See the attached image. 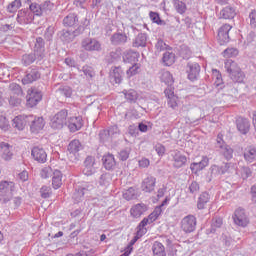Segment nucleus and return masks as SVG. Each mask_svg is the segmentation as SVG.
Returning <instances> with one entry per match:
<instances>
[{
    "mask_svg": "<svg viewBox=\"0 0 256 256\" xmlns=\"http://www.w3.org/2000/svg\"><path fill=\"white\" fill-rule=\"evenodd\" d=\"M186 73L189 81H197L201 73V66L197 62H188Z\"/></svg>",
    "mask_w": 256,
    "mask_h": 256,
    "instance_id": "obj_12",
    "label": "nucleus"
},
{
    "mask_svg": "<svg viewBox=\"0 0 256 256\" xmlns=\"http://www.w3.org/2000/svg\"><path fill=\"white\" fill-rule=\"evenodd\" d=\"M55 171H53V169L51 167H44L41 172L40 175L42 177V179H49V177H53V173Z\"/></svg>",
    "mask_w": 256,
    "mask_h": 256,
    "instance_id": "obj_61",
    "label": "nucleus"
},
{
    "mask_svg": "<svg viewBox=\"0 0 256 256\" xmlns=\"http://www.w3.org/2000/svg\"><path fill=\"white\" fill-rule=\"evenodd\" d=\"M149 18L152 21V23H156V25H164L165 21L161 19V16H159V13L150 11L149 12Z\"/></svg>",
    "mask_w": 256,
    "mask_h": 256,
    "instance_id": "obj_54",
    "label": "nucleus"
},
{
    "mask_svg": "<svg viewBox=\"0 0 256 256\" xmlns=\"http://www.w3.org/2000/svg\"><path fill=\"white\" fill-rule=\"evenodd\" d=\"M123 94L125 99L129 102V103H136L137 99H139V94L137 93V91L130 89V90H123Z\"/></svg>",
    "mask_w": 256,
    "mask_h": 256,
    "instance_id": "obj_44",
    "label": "nucleus"
},
{
    "mask_svg": "<svg viewBox=\"0 0 256 256\" xmlns=\"http://www.w3.org/2000/svg\"><path fill=\"white\" fill-rule=\"evenodd\" d=\"M68 127L72 133L79 131L83 127V118L81 117H72L68 120Z\"/></svg>",
    "mask_w": 256,
    "mask_h": 256,
    "instance_id": "obj_26",
    "label": "nucleus"
},
{
    "mask_svg": "<svg viewBox=\"0 0 256 256\" xmlns=\"http://www.w3.org/2000/svg\"><path fill=\"white\" fill-rule=\"evenodd\" d=\"M160 79L162 83H165V85H168L167 87H173L174 80L171 72L169 71L162 72Z\"/></svg>",
    "mask_w": 256,
    "mask_h": 256,
    "instance_id": "obj_45",
    "label": "nucleus"
},
{
    "mask_svg": "<svg viewBox=\"0 0 256 256\" xmlns=\"http://www.w3.org/2000/svg\"><path fill=\"white\" fill-rule=\"evenodd\" d=\"M250 27L256 29V10H252L249 13Z\"/></svg>",
    "mask_w": 256,
    "mask_h": 256,
    "instance_id": "obj_64",
    "label": "nucleus"
},
{
    "mask_svg": "<svg viewBox=\"0 0 256 256\" xmlns=\"http://www.w3.org/2000/svg\"><path fill=\"white\" fill-rule=\"evenodd\" d=\"M27 117L29 116H25V115L16 116L13 119V123H12V126L14 127V129H18V131H23V129H25V125L29 123V120H27Z\"/></svg>",
    "mask_w": 256,
    "mask_h": 256,
    "instance_id": "obj_23",
    "label": "nucleus"
},
{
    "mask_svg": "<svg viewBox=\"0 0 256 256\" xmlns=\"http://www.w3.org/2000/svg\"><path fill=\"white\" fill-rule=\"evenodd\" d=\"M172 5L179 15H185L187 12V4L181 0H173Z\"/></svg>",
    "mask_w": 256,
    "mask_h": 256,
    "instance_id": "obj_43",
    "label": "nucleus"
},
{
    "mask_svg": "<svg viewBox=\"0 0 256 256\" xmlns=\"http://www.w3.org/2000/svg\"><path fill=\"white\" fill-rule=\"evenodd\" d=\"M11 95L19 97L20 95H23V90L21 89V86L17 83H12L9 86Z\"/></svg>",
    "mask_w": 256,
    "mask_h": 256,
    "instance_id": "obj_56",
    "label": "nucleus"
},
{
    "mask_svg": "<svg viewBox=\"0 0 256 256\" xmlns=\"http://www.w3.org/2000/svg\"><path fill=\"white\" fill-rule=\"evenodd\" d=\"M64 27H77L79 25V17L75 13H70L63 19Z\"/></svg>",
    "mask_w": 256,
    "mask_h": 256,
    "instance_id": "obj_27",
    "label": "nucleus"
},
{
    "mask_svg": "<svg viewBox=\"0 0 256 256\" xmlns=\"http://www.w3.org/2000/svg\"><path fill=\"white\" fill-rule=\"evenodd\" d=\"M91 189H93V185L89 183H83L82 185L76 186L72 199L75 203H81L85 197V193H87V191H91Z\"/></svg>",
    "mask_w": 256,
    "mask_h": 256,
    "instance_id": "obj_6",
    "label": "nucleus"
},
{
    "mask_svg": "<svg viewBox=\"0 0 256 256\" xmlns=\"http://www.w3.org/2000/svg\"><path fill=\"white\" fill-rule=\"evenodd\" d=\"M152 251L154 256H167L165 246H163L161 242L155 241L152 246Z\"/></svg>",
    "mask_w": 256,
    "mask_h": 256,
    "instance_id": "obj_41",
    "label": "nucleus"
},
{
    "mask_svg": "<svg viewBox=\"0 0 256 256\" xmlns=\"http://www.w3.org/2000/svg\"><path fill=\"white\" fill-rule=\"evenodd\" d=\"M180 229L184 233H193L197 229V217L194 215L185 216L180 222Z\"/></svg>",
    "mask_w": 256,
    "mask_h": 256,
    "instance_id": "obj_4",
    "label": "nucleus"
},
{
    "mask_svg": "<svg viewBox=\"0 0 256 256\" xmlns=\"http://www.w3.org/2000/svg\"><path fill=\"white\" fill-rule=\"evenodd\" d=\"M99 139L101 143H109L111 141V136L107 129L100 130L99 132Z\"/></svg>",
    "mask_w": 256,
    "mask_h": 256,
    "instance_id": "obj_57",
    "label": "nucleus"
},
{
    "mask_svg": "<svg viewBox=\"0 0 256 256\" xmlns=\"http://www.w3.org/2000/svg\"><path fill=\"white\" fill-rule=\"evenodd\" d=\"M98 183L101 187H107L109 183H111V174L103 173L100 176Z\"/></svg>",
    "mask_w": 256,
    "mask_h": 256,
    "instance_id": "obj_52",
    "label": "nucleus"
},
{
    "mask_svg": "<svg viewBox=\"0 0 256 256\" xmlns=\"http://www.w3.org/2000/svg\"><path fill=\"white\" fill-rule=\"evenodd\" d=\"M139 52L133 51V50H129L127 51L124 56H123V61L124 63H137V61H139Z\"/></svg>",
    "mask_w": 256,
    "mask_h": 256,
    "instance_id": "obj_31",
    "label": "nucleus"
},
{
    "mask_svg": "<svg viewBox=\"0 0 256 256\" xmlns=\"http://www.w3.org/2000/svg\"><path fill=\"white\" fill-rule=\"evenodd\" d=\"M155 185H157V178L152 175H148L143 179L141 189L144 193H153L155 191Z\"/></svg>",
    "mask_w": 256,
    "mask_h": 256,
    "instance_id": "obj_14",
    "label": "nucleus"
},
{
    "mask_svg": "<svg viewBox=\"0 0 256 256\" xmlns=\"http://www.w3.org/2000/svg\"><path fill=\"white\" fill-rule=\"evenodd\" d=\"M67 115H69V112L66 109L60 110L51 118L50 127L52 129H63L67 125Z\"/></svg>",
    "mask_w": 256,
    "mask_h": 256,
    "instance_id": "obj_2",
    "label": "nucleus"
},
{
    "mask_svg": "<svg viewBox=\"0 0 256 256\" xmlns=\"http://www.w3.org/2000/svg\"><path fill=\"white\" fill-rule=\"evenodd\" d=\"M21 7V0H14L12 1L8 7H7V11L9 13H15V11H17L18 9H20Z\"/></svg>",
    "mask_w": 256,
    "mask_h": 256,
    "instance_id": "obj_59",
    "label": "nucleus"
},
{
    "mask_svg": "<svg viewBox=\"0 0 256 256\" xmlns=\"http://www.w3.org/2000/svg\"><path fill=\"white\" fill-rule=\"evenodd\" d=\"M232 219L238 227H247L249 225V216H247L243 208L236 209Z\"/></svg>",
    "mask_w": 256,
    "mask_h": 256,
    "instance_id": "obj_8",
    "label": "nucleus"
},
{
    "mask_svg": "<svg viewBox=\"0 0 256 256\" xmlns=\"http://www.w3.org/2000/svg\"><path fill=\"white\" fill-rule=\"evenodd\" d=\"M85 29L82 26H79L76 30L74 31H69V30H62L59 32V37L63 43H71L75 39V37H78V35H81Z\"/></svg>",
    "mask_w": 256,
    "mask_h": 256,
    "instance_id": "obj_9",
    "label": "nucleus"
},
{
    "mask_svg": "<svg viewBox=\"0 0 256 256\" xmlns=\"http://www.w3.org/2000/svg\"><path fill=\"white\" fill-rule=\"evenodd\" d=\"M180 55L183 59H191L193 52H191V49H189V47L183 46L181 48Z\"/></svg>",
    "mask_w": 256,
    "mask_h": 256,
    "instance_id": "obj_63",
    "label": "nucleus"
},
{
    "mask_svg": "<svg viewBox=\"0 0 256 256\" xmlns=\"http://www.w3.org/2000/svg\"><path fill=\"white\" fill-rule=\"evenodd\" d=\"M79 73H83L86 79H93V77H95V71H93V67L89 65H85L82 69H79Z\"/></svg>",
    "mask_w": 256,
    "mask_h": 256,
    "instance_id": "obj_49",
    "label": "nucleus"
},
{
    "mask_svg": "<svg viewBox=\"0 0 256 256\" xmlns=\"http://www.w3.org/2000/svg\"><path fill=\"white\" fill-rule=\"evenodd\" d=\"M164 95L167 98V105L170 109H177V97L175 96V88L169 86L164 90Z\"/></svg>",
    "mask_w": 256,
    "mask_h": 256,
    "instance_id": "obj_18",
    "label": "nucleus"
},
{
    "mask_svg": "<svg viewBox=\"0 0 256 256\" xmlns=\"http://www.w3.org/2000/svg\"><path fill=\"white\" fill-rule=\"evenodd\" d=\"M239 55V50L236 48H227L223 51V57L231 58V57H237Z\"/></svg>",
    "mask_w": 256,
    "mask_h": 256,
    "instance_id": "obj_60",
    "label": "nucleus"
},
{
    "mask_svg": "<svg viewBox=\"0 0 256 256\" xmlns=\"http://www.w3.org/2000/svg\"><path fill=\"white\" fill-rule=\"evenodd\" d=\"M231 29H233V27L229 24H223L219 28L217 39L220 45H226V43H229L231 40L229 37V31H231Z\"/></svg>",
    "mask_w": 256,
    "mask_h": 256,
    "instance_id": "obj_11",
    "label": "nucleus"
},
{
    "mask_svg": "<svg viewBox=\"0 0 256 256\" xmlns=\"http://www.w3.org/2000/svg\"><path fill=\"white\" fill-rule=\"evenodd\" d=\"M210 179H209V181H213V179H217V177L219 178V177H221V175H223L222 173H221V168H220V166L219 165H212L211 167H210Z\"/></svg>",
    "mask_w": 256,
    "mask_h": 256,
    "instance_id": "obj_50",
    "label": "nucleus"
},
{
    "mask_svg": "<svg viewBox=\"0 0 256 256\" xmlns=\"http://www.w3.org/2000/svg\"><path fill=\"white\" fill-rule=\"evenodd\" d=\"M29 11L32 12V15L35 17H41L43 15V8L42 5L37 4V2L31 3L29 5Z\"/></svg>",
    "mask_w": 256,
    "mask_h": 256,
    "instance_id": "obj_46",
    "label": "nucleus"
},
{
    "mask_svg": "<svg viewBox=\"0 0 256 256\" xmlns=\"http://www.w3.org/2000/svg\"><path fill=\"white\" fill-rule=\"evenodd\" d=\"M127 39V34L116 32L110 37V42L112 45H125V43H127Z\"/></svg>",
    "mask_w": 256,
    "mask_h": 256,
    "instance_id": "obj_25",
    "label": "nucleus"
},
{
    "mask_svg": "<svg viewBox=\"0 0 256 256\" xmlns=\"http://www.w3.org/2000/svg\"><path fill=\"white\" fill-rule=\"evenodd\" d=\"M208 165H209V158L207 156H202V159L200 162H193L190 164V169L192 173L197 175L199 171H203V169H205V167H207Z\"/></svg>",
    "mask_w": 256,
    "mask_h": 256,
    "instance_id": "obj_21",
    "label": "nucleus"
},
{
    "mask_svg": "<svg viewBox=\"0 0 256 256\" xmlns=\"http://www.w3.org/2000/svg\"><path fill=\"white\" fill-rule=\"evenodd\" d=\"M162 61L167 67H171L175 63V54L173 52H165Z\"/></svg>",
    "mask_w": 256,
    "mask_h": 256,
    "instance_id": "obj_47",
    "label": "nucleus"
},
{
    "mask_svg": "<svg viewBox=\"0 0 256 256\" xmlns=\"http://www.w3.org/2000/svg\"><path fill=\"white\" fill-rule=\"evenodd\" d=\"M133 47H146L147 46V34L140 33L136 36L135 40L133 41Z\"/></svg>",
    "mask_w": 256,
    "mask_h": 256,
    "instance_id": "obj_42",
    "label": "nucleus"
},
{
    "mask_svg": "<svg viewBox=\"0 0 256 256\" xmlns=\"http://www.w3.org/2000/svg\"><path fill=\"white\" fill-rule=\"evenodd\" d=\"M102 161H103L104 168L107 171H111L115 169V166L117 165V162L115 161V156H113V154L104 155L102 158Z\"/></svg>",
    "mask_w": 256,
    "mask_h": 256,
    "instance_id": "obj_29",
    "label": "nucleus"
},
{
    "mask_svg": "<svg viewBox=\"0 0 256 256\" xmlns=\"http://www.w3.org/2000/svg\"><path fill=\"white\" fill-rule=\"evenodd\" d=\"M233 169H235V164L233 163H224L220 166V172L222 175H225V173H233Z\"/></svg>",
    "mask_w": 256,
    "mask_h": 256,
    "instance_id": "obj_58",
    "label": "nucleus"
},
{
    "mask_svg": "<svg viewBox=\"0 0 256 256\" xmlns=\"http://www.w3.org/2000/svg\"><path fill=\"white\" fill-rule=\"evenodd\" d=\"M43 99V94L37 88H30L27 91L26 105L27 107H35Z\"/></svg>",
    "mask_w": 256,
    "mask_h": 256,
    "instance_id": "obj_5",
    "label": "nucleus"
},
{
    "mask_svg": "<svg viewBox=\"0 0 256 256\" xmlns=\"http://www.w3.org/2000/svg\"><path fill=\"white\" fill-rule=\"evenodd\" d=\"M199 189L200 186L199 183H197V181H193L188 187L189 193H191V195H194V197L199 193Z\"/></svg>",
    "mask_w": 256,
    "mask_h": 256,
    "instance_id": "obj_62",
    "label": "nucleus"
},
{
    "mask_svg": "<svg viewBox=\"0 0 256 256\" xmlns=\"http://www.w3.org/2000/svg\"><path fill=\"white\" fill-rule=\"evenodd\" d=\"M236 126L238 131L242 135H247L249 133V129L251 128V123L249 122V119L243 118V117H238L236 119Z\"/></svg>",
    "mask_w": 256,
    "mask_h": 256,
    "instance_id": "obj_20",
    "label": "nucleus"
},
{
    "mask_svg": "<svg viewBox=\"0 0 256 256\" xmlns=\"http://www.w3.org/2000/svg\"><path fill=\"white\" fill-rule=\"evenodd\" d=\"M110 79L112 83L120 84L123 81V69L121 66L114 67L110 72Z\"/></svg>",
    "mask_w": 256,
    "mask_h": 256,
    "instance_id": "obj_24",
    "label": "nucleus"
},
{
    "mask_svg": "<svg viewBox=\"0 0 256 256\" xmlns=\"http://www.w3.org/2000/svg\"><path fill=\"white\" fill-rule=\"evenodd\" d=\"M213 77L215 78L214 87H216L218 91H221V89H225V84L223 83V76L221 75V72H219V70H213Z\"/></svg>",
    "mask_w": 256,
    "mask_h": 256,
    "instance_id": "obj_36",
    "label": "nucleus"
},
{
    "mask_svg": "<svg viewBox=\"0 0 256 256\" xmlns=\"http://www.w3.org/2000/svg\"><path fill=\"white\" fill-rule=\"evenodd\" d=\"M27 121L30 123L31 133H39L45 128V119H43V117L29 115Z\"/></svg>",
    "mask_w": 256,
    "mask_h": 256,
    "instance_id": "obj_7",
    "label": "nucleus"
},
{
    "mask_svg": "<svg viewBox=\"0 0 256 256\" xmlns=\"http://www.w3.org/2000/svg\"><path fill=\"white\" fill-rule=\"evenodd\" d=\"M171 157L173 162L172 167H174V169H181V167H185L187 165V156L181 153V151H173Z\"/></svg>",
    "mask_w": 256,
    "mask_h": 256,
    "instance_id": "obj_10",
    "label": "nucleus"
},
{
    "mask_svg": "<svg viewBox=\"0 0 256 256\" xmlns=\"http://www.w3.org/2000/svg\"><path fill=\"white\" fill-rule=\"evenodd\" d=\"M40 78H41V73H39V70L30 69L26 72V75L22 79V83H23V85H29V84L37 81V79H40Z\"/></svg>",
    "mask_w": 256,
    "mask_h": 256,
    "instance_id": "obj_19",
    "label": "nucleus"
},
{
    "mask_svg": "<svg viewBox=\"0 0 256 256\" xmlns=\"http://www.w3.org/2000/svg\"><path fill=\"white\" fill-rule=\"evenodd\" d=\"M81 149H83V145H81V142L77 139L72 140L68 145V151L70 155H77Z\"/></svg>",
    "mask_w": 256,
    "mask_h": 256,
    "instance_id": "obj_38",
    "label": "nucleus"
},
{
    "mask_svg": "<svg viewBox=\"0 0 256 256\" xmlns=\"http://www.w3.org/2000/svg\"><path fill=\"white\" fill-rule=\"evenodd\" d=\"M161 213H163L161 207H156L146 219L148 220V222L154 223V221H157V219H159V215H161Z\"/></svg>",
    "mask_w": 256,
    "mask_h": 256,
    "instance_id": "obj_51",
    "label": "nucleus"
},
{
    "mask_svg": "<svg viewBox=\"0 0 256 256\" xmlns=\"http://www.w3.org/2000/svg\"><path fill=\"white\" fill-rule=\"evenodd\" d=\"M216 151L219 153V155L224 157L226 161H231V159H233V153H235V151L228 144H224V146Z\"/></svg>",
    "mask_w": 256,
    "mask_h": 256,
    "instance_id": "obj_28",
    "label": "nucleus"
},
{
    "mask_svg": "<svg viewBox=\"0 0 256 256\" xmlns=\"http://www.w3.org/2000/svg\"><path fill=\"white\" fill-rule=\"evenodd\" d=\"M145 211H147V206L145 204H136L131 208L130 213L132 217L137 218V217H141V215H143Z\"/></svg>",
    "mask_w": 256,
    "mask_h": 256,
    "instance_id": "obj_39",
    "label": "nucleus"
},
{
    "mask_svg": "<svg viewBox=\"0 0 256 256\" xmlns=\"http://www.w3.org/2000/svg\"><path fill=\"white\" fill-rule=\"evenodd\" d=\"M224 68L227 71V73L230 75H233V73H237V71H239L241 68L239 67V65L237 64V62L228 59L225 61L224 63Z\"/></svg>",
    "mask_w": 256,
    "mask_h": 256,
    "instance_id": "obj_32",
    "label": "nucleus"
},
{
    "mask_svg": "<svg viewBox=\"0 0 256 256\" xmlns=\"http://www.w3.org/2000/svg\"><path fill=\"white\" fill-rule=\"evenodd\" d=\"M81 47L89 53H101L103 51V45L97 38H84L81 41Z\"/></svg>",
    "mask_w": 256,
    "mask_h": 256,
    "instance_id": "obj_1",
    "label": "nucleus"
},
{
    "mask_svg": "<svg viewBox=\"0 0 256 256\" xmlns=\"http://www.w3.org/2000/svg\"><path fill=\"white\" fill-rule=\"evenodd\" d=\"M34 52L39 58V61L45 57V40H43L41 37L36 38Z\"/></svg>",
    "mask_w": 256,
    "mask_h": 256,
    "instance_id": "obj_22",
    "label": "nucleus"
},
{
    "mask_svg": "<svg viewBox=\"0 0 256 256\" xmlns=\"http://www.w3.org/2000/svg\"><path fill=\"white\" fill-rule=\"evenodd\" d=\"M15 191V183L9 181L0 182V195L4 197L2 199L3 203H9L11 197H13V192Z\"/></svg>",
    "mask_w": 256,
    "mask_h": 256,
    "instance_id": "obj_3",
    "label": "nucleus"
},
{
    "mask_svg": "<svg viewBox=\"0 0 256 256\" xmlns=\"http://www.w3.org/2000/svg\"><path fill=\"white\" fill-rule=\"evenodd\" d=\"M229 77L234 83H243V81H245V73H243L241 69L237 70V72H234Z\"/></svg>",
    "mask_w": 256,
    "mask_h": 256,
    "instance_id": "obj_48",
    "label": "nucleus"
},
{
    "mask_svg": "<svg viewBox=\"0 0 256 256\" xmlns=\"http://www.w3.org/2000/svg\"><path fill=\"white\" fill-rule=\"evenodd\" d=\"M0 157L4 161L13 159V146L7 142H0Z\"/></svg>",
    "mask_w": 256,
    "mask_h": 256,
    "instance_id": "obj_17",
    "label": "nucleus"
},
{
    "mask_svg": "<svg viewBox=\"0 0 256 256\" xmlns=\"http://www.w3.org/2000/svg\"><path fill=\"white\" fill-rule=\"evenodd\" d=\"M244 159L246 163H253L256 160V148L248 147L244 150L243 153Z\"/></svg>",
    "mask_w": 256,
    "mask_h": 256,
    "instance_id": "obj_37",
    "label": "nucleus"
},
{
    "mask_svg": "<svg viewBox=\"0 0 256 256\" xmlns=\"http://www.w3.org/2000/svg\"><path fill=\"white\" fill-rule=\"evenodd\" d=\"M58 93L63 97L70 98L73 95V89L69 86H62L58 88Z\"/></svg>",
    "mask_w": 256,
    "mask_h": 256,
    "instance_id": "obj_55",
    "label": "nucleus"
},
{
    "mask_svg": "<svg viewBox=\"0 0 256 256\" xmlns=\"http://www.w3.org/2000/svg\"><path fill=\"white\" fill-rule=\"evenodd\" d=\"M240 177L245 180L249 179L253 175V171H251V168L249 166H242L239 170Z\"/></svg>",
    "mask_w": 256,
    "mask_h": 256,
    "instance_id": "obj_53",
    "label": "nucleus"
},
{
    "mask_svg": "<svg viewBox=\"0 0 256 256\" xmlns=\"http://www.w3.org/2000/svg\"><path fill=\"white\" fill-rule=\"evenodd\" d=\"M235 15H237V12H235V8L226 6L220 11V19H235Z\"/></svg>",
    "mask_w": 256,
    "mask_h": 256,
    "instance_id": "obj_33",
    "label": "nucleus"
},
{
    "mask_svg": "<svg viewBox=\"0 0 256 256\" xmlns=\"http://www.w3.org/2000/svg\"><path fill=\"white\" fill-rule=\"evenodd\" d=\"M35 61H39V58L37 57V52L24 54L22 56V63L23 65H25V67H29V65H32V63H35Z\"/></svg>",
    "mask_w": 256,
    "mask_h": 256,
    "instance_id": "obj_40",
    "label": "nucleus"
},
{
    "mask_svg": "<svg viewBox=\"0 0 256 256\" xmlns=\"http://www.w3.org/2000/svg\"><path fill=\"white\" fill-rule=\"evenodd\" d=\"M223 225V219L221 218H214L212 220V224L210 228L206 229V235H211L213 233H217V229H221Z\"/></svg>",
    "mask_w": 256,
    "mask_h": 256,
    "instance_id": "obj_35",
    "label": "nucleus"
},
{
    "mask_svg": "<svg viewBox=\"0 0 256 256\" xmlns=\"http://www.w3.org/2000/svg\"><path fill=\"white\" fill-rule=\"evenodd\" d=\"M97 164L95 163V158L92 156H88L84 161V169L83 173L87 177H91V175H95L97 173Z\"/></svg>",
    "mask_w": 256,
    "mask_h": 256,
    "instance_id": "obj_15",
    "label": "nucleus"
},
{
    "mask_svg": "<svg viewBox=\"0 0 256 256\" xmlns=\"http://www.w3.org/2000/svg\"><path fill=\"white\" fill-rule=\"evenodd\" d=\"M63 185V173L60 170H54L52 175V187L53 189H60Z\"/></svg>",
    "mask_w": 256,
    "mask_h": 256,
    "instance_id": "obj_30",
    "label": "nucleus"
},
{
    "mask_svg": "<svg viewBox=\"0 0 256 256\" xmlns=\"http://www.w3.org/2000/svg\"><path fill=\"white\" fill-rule=\"evenodd\" d=\"M210 199H211V195L208 192H202L198 197L197 209H200V210L205 209Z\"/></svg>",
    "mask_w": 256,
    "mask_h": 256,
    "instance_id": "obj_34",
    "label": "nucleus"
},
{
    "mask_svg": "<svg viewBox=\"0 0 256 256\" xmlns=\"http://www.w3.org/2000/svg\"><path fill=\"white\" fill-rule=\"evenodd\" d=\"M33 19H35L33 12L24 9L18 11L16 21L19 25H29L30 23H33Z\"/></svg>",
    "mask_w": 256,
    "mask_h": 256,
    "instance_id": "obj_13",
    "label": "nucleus"
},
{
    "mask_svg": "<svg viewBox=\"0 0 256 256\" xmlns=\"http://www.w3.org/2000/svg\"><path fill=\"white\" fill-rule=\"evenodd\" d=\"M31 155L37 163L47 162V152H45V149L41 146H34L31 150Z\"/></svg>",
    "mask_w": 256,
    "mask_h": 256,
    "instance_id": "obj_16",
    "label": "nucleus"
}]
</instances>
